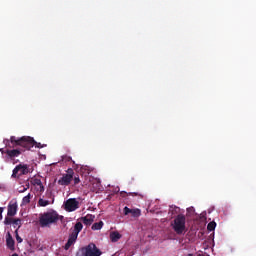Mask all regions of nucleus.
Wrapping results in <instances>:
<instances>
[{
  "instance_id": "nucleus-6",
  "label": "nucleus",
  "mask_w": 256,
  "mask_h": 256,
  "mask_svg": "<svg viewBox=\"0 0 256 256\" xmlns=\"http://www.w3.org/2000/svg\"><path fill=\"white\" fill-rule=\"evenodd\" d=\"M65 210L69 213H73V211H77L79 209V201L75 198H70L64 203Z\"/></svg>"
},
{
  "instance_id": "nucleus-29",
  "label": "nucleus",
  "mask_w": 256,
  "mask_h": 256,
  "mask_svg": "<svg viewBox=\"0 0 256 256\" xmlns=\"http://www.w3.org/2000/svg\"><path fill=\"white\" fill-rule=\"evenodd\" d=\"M12 256H19V254H17V253H14V254H12Z\"/></svg>"
},
{
  "instance_id": "nucleus-11",
  "label": "nucleus",
  "mask_w": 256,
  "mask_h": 256,
  "mask_svg": "<svg viewBox=\"0 0 256 256\" xmlns=\"http://www.w3.org/2000/svg\"><path fill=\"white\" fill-rule=\"evenodd\" d=\"M81 220L83 221L84 225H91L93 221H95V216L92 214H88L82 217Z\"/></svg>"
},
{
  "instance_id": "nucleus-8",
  "label": "nucleus",
  "mask_w": 256,
  "mask_h": 256,
  "mask_svg": "<svg viewBox=\"0 0 256 256\" xmlns=\"http://www.w3.org/2000/svg\"><path fill=\"white\" fill-rule=\"evenodd\" d=\"M129 213L132 215V217H140L141 216V210L131 209L127 206L124 207V215H129Z\"/></svg>"
},
{
  "instance_id": "nucleus-13",
  "label": "nucleus",
  "mask_w": 256,
  "mask_h": 256,
  "mask_svg": "<svg viewBox=\"0 0 256 256\" xmlns=\"http://www.w3.org/2000/svg\"><path fill=\"white\" fill-rule=\"evenodd\" d=\"M110 239H111L112 243H117V241H119V239H121V234L117 231H114L110 234Z\"/></svg>"
},
{
  "instance_id": "nucleus-22",
  "label": "nucleus",
  "mask_w": 256,
  "mask_h": 256,
  "mask_svg": "<svg viewBox=\"0 0 256 256\" xmlns=\"http://www.w3.org/2000/svg\"><path fill=\"white\" fill-rule=\"evenodd\" d=\"M13 221H15V219L11 218V216L6 217L5 220H4V224L5 225H13Z\"/></svg>"
},
{
  "instance_id": "nucleus-3",
  "label": "nucleus",
  "mask_w": 256,
  "mask_h": 256,
  "mask_svg": "<svg viewBox=\"0 0 256 256\" xmlns=\"http://www.w3.org/2000/svg\"><path fill=\"white\" fill-rule=\"evenodd\" d=\"M185 223H187V218L183 214H178L176 219H174L172 225L173 230L176 235H183L185 233Z\"/></svg>"
},
{
  "instance_id": "nucleus-5",
  "label": "nucleus",
  "mask_w": 256,
  "mask_h": 256,
  "mask_svg": "<svg viewBox=\"0 0 256 256\" xmlns=\"http://www.w3.org/2000/svg\"><path fill=\"white\" fill-rule=\"evenodd\" d=\"M75 175V171L73 168H69L66 171V174H63L62 177L58 180V185H61L62 187H69L71 185V182L73 181V177Z\"/></svg>"
},
{
  "instance_id": "nucleus-10",
  "label": "nucleus",
  "mask_w": 256,
  "mask_h": 256,
  "mask_svg": "<svg viewBox=\"0 0 256 256\" xmlns=\"http://www.w3.org/2000/svg\"><path fill=\"white\" fill-rule=\"evenodd\" d=\"M75 241H77V236L75 234H70L67 243L64 246L65 251H69L71 246L74 245Z\"/></svg>"
},
{
  "instance_id": "nucleus-24",
  "label": "nucleus",
  "mask_w": 256,
  "mask_h": 256,
  "mask_svg": "<svg viewBox=\"0 0 256 256\" xmlns=\"http://www.w3.org/2000/svg\"><path fill=\"white\" fill-rule=\"evenodd\" d=\"M81 183V179H79V175L74 177V185H79Z\"/></svg>"
},
{
  "instance_id": "nucleus-27",
  "label": "nucleus",
  "mask_w": 256,
  "mask_h": 256,
  "mask_svg": "<svg viewBox=\"0 0 256 256\" xmlns=\"http://www.w3.org/2000/svg\"><path fill=\"white\" fill-rule=\"evenodd\" d=\"M3 219V207H0V221Z\"/></svg>"
},
{
  "instance_id": "nucleus-14",
  "label": "nucleus",
  "mask_w": 256,
  "mask_h": 256,
  "mask_svg": "<svg viewBox=\"0 0 256 256\" xmlns=\"http://www.w3.org/2000/svg\"><path fill=\"white\" fill-rule=\"evenodd\" d=\"M103 221H100V222H96L92 225L91 229L92 231H101V229H103Z\"/></svg>"
},
{
  "instance_id": "nucleus-9",
  "label": "nucleus",
  "mask_w": 256,
  "mask_h": 256,
  "mask_svg": "<svg viewBox=\"0 0 256 256\" xmlns=\"http://www.w3.org/2000/svg\"><path fill=\"white\" fill-rule=\"evenodd\" d=\"M7 215L8 217H15L17 215V202L8 205Z\"/></svg>"
},
{
  "instance_id": "nucleus-20",
  "label": "nucleus",
  "mask_w": 256,
  "mask_h": 256,
  "mask_svg": "<svg viewBox=\"0 0 256 256\" xmlns=\"http://www.w3.org/2000/svg\"><path fill=\"white\" fill-rule=\"evenodd\" d=\"M15 235H16V241L17 243H23V238H21V236H19V228H17L15 230Z\"/></svg>"
},
{
  "instance_id": "nucleus-19",
  "label": "nucleus",
  "mask_w": 256,
  "mask_h": 256,
  "mask_svg": "<svg viewBox=\"0 0 256 256\" xmlns=\"http://www.w3.org/2000/svg\"><path fill=\"white\" fill-rule=\"evenodd\" d=\"M217 227V223L215 221L209 222L207 225V230L208 231H213Z\"/></svg>"
},
{
  "instance_id": "nucleus-2",
  "label": "nucleus",
  "mask_w": 256,
  "mask_h": 256,
  "mask_svg": "<svg viewBox=\"0 0 256 256\" xmlns=\"http://www.w3.org/2000/svg\"><path fill=\"white\" fill-rule=\"evenodd\" d=\"M62 220L63 216L59 215L57 211L51 210L40 215L39 224L41 227H49V225H53V223Z\"/></svg>"
},
{
  "instance_id": "nucleus-25",
  "label": "nucleus",
  "mask_w": 256,
  "mask_h": 256,
  "mask_svg": "<svg viewBox=\"0 0 256 256\" xmlns=\"http://www.w3.org/2000/svg\"><path fill=\"white\" fill-rule=\"evenodd\" d=\"M0 153H2V155H7V150H5V148H0Z\"/></svg>"
},
{
  "instance_id": "nucleus-7",
  "label": "nucleus",
  "mask_w": 256,
  "mask_h": 256,
  "mask_svg": "<svg viewBox=\"0 0 256 256\" xmlns=\"http://www.w3.org/2000/svg\"><path fill=\"white\" fill-rule=\"evenodd\" d=\"M6 247L10 251H15V240L10 232L6 234Z\"/></svg>"
},
{
  "instance_id": "nucleus-18",
  "label": "nucleus",
  "mask_w": 256,
  "mask_h": 256,
  "mask_svg": "<svg viewBox=\"0 0 256 256\" xmlns=\"http://www.w3.org/2000/svg\"><path fill=\"white\" fill-rule=\"evenodd\" d=\"M38 205L40 207H47V205H49V200H44L43 198H40L38 200Z\"/></svg>"
},
{
  "instance_id": "nucleus-4",
  "label": "nucleus",
  "mask_w": 256,
  "mask_h": 256,
  "mask_svg": "<svg viewBox=\"0 0 256 256\" xmlns=\"http://www.w3.org/2000/svg\"><path fill=\"white\" fill-rule=\"evenodd\" d=\"M103 255V252L99 248H97V245L94 243H90L85 247H82L79 252H77L76 256H101Z\"/></svg>"
},
{
  "instance_id": "nucleus-15",
  "label": "nucleus",
  "mask_w": 256,
  "mask_h": 256,
  "mask_svg": "<svg viewBox=\"0 0 256 256\" xmlns=\"http://www.w3.org/2000/svg\"><path fill=\"white\" fill-rule=\"evenodd\" d=\"M18 167L20 168V173L19 175H27V173H29V168L27 167V165H18Z\"/></svg>"
},
{
  "instance_id": "nucleus-26",
  "label": "nucleus",
  "mask_w": 256,
  "mask_h": 256,
  "mask_svg": "<svg viewBox=\"0 0 256 256\" xmlns=\"http://www.w3.org/2000/svg\"><path fill=\"white\" fill-rule=\"evenodd\" d=\"M34 147H37L38 149H41V147H43V146H41V143H37V142L35 141Z\"/></svg>"
},
{
  "instance_id": "nucleus-21",
  "label": "nucleus",
  "mask_w": 256,
  "mask_h": 256,
  "mask_svg": "<svg viewBox=\"0 0 256 256\" xmlns=\"http://www.w3.org/2000/svg\"><path fill=\"white\" fill-rule=\"evenodd\" d=\"M20 167H19V165H17L15 168H14V170H13V172H12V177L15 179L16 177H17V174L18 173H20Z\"/></svg>"
},
{
  "instance_id": "nucleus-23",
  "label": "nucleus",
  "mask_w": 256,
  "mask_h": 256,
  "mask_svg": "<svg viewBox=\"0 0 256 256\" xmlns=\"http://www.w3.org/2000/svg\"><path fill=\"white\" fill-rule=\"evenodd\" d=\"M62 161H65V163H69V161H72L71 156L64 155L62 156Z\"/></svg>"
},
{
  "instance_id": "nucleus-17",
  "label": "nucleus",
  "mask_w": 256,
  "mask_h": 256,
  "mask_svg": "<svg viewBox=\"0 0 256 256\" xmlns=\"http://www.w3.org/2000/svg\"><path fill=\"white\" fill-rule=\"evenodd\" d=\"M31 203V194L26 195L22 199V205H29Z\"/></svg>"
},
{
  "instance_id": "nucleus-1",
  "label": "nucleus",
  "mask_w": 256,
  "mask_h": 256,
  "mask_svg": "<svg viewBox=\"0 0 256 256\" xmlns=\"http://www.w3.org/2000/svg\"><path fill=\"white\" fill-rule=\"evenodd\" d=\"M3 143L6 147L4 156L6 161H15L16 157H20L25 151H31L35 147V139L30 136H11L10 139L5 138Z\"/></svg>"
},
{
  "instance_id": "nucleus-16",
  "label": "nucleus",
  "mask_w": 256,
  "mask_h": 256,
  "mask_svg": "<svg viewBox=\"0 0 256 256\" xmlns=\"http://www.w3.org/2000/svg\"><path fill=\"white\" fill-rule=\"evenodd\" d=\"M12 227H14V229H21V219L20 218L14 219Z\"/></svg>"
},
{
  "instance_id": "nucleus-12",
  "label": "nucleus",
  "mask_w": 256,
  "mask_h": 256,
  "mask_svg": "<svg viewBox=\"0 0 256 256\" xmlns=\"http://www.w3.org/2000/svg\"><path fill=\"white\" fill-rule=\"evenodd\" d=\"M83 231V224L81 222H77L74 226V230L72 231V235L79 237V233Z\"/></svg>"
},
{
  "instance_id": "nucleus-28",
  "label": "nucleus",
  "mask_w": 256,
  "mask_h": 256,
  "mask_svg": "<svg viewBox=\"0 0 256 256\" xmlns=\"http://www.w3.org/2000/svg\"><path fill=\"white\" fill-rule=\"evenodd\" d=\"M26 190L27 188H24L22 191H20V193H25Z\"/></svg>"
}]
</instances>
